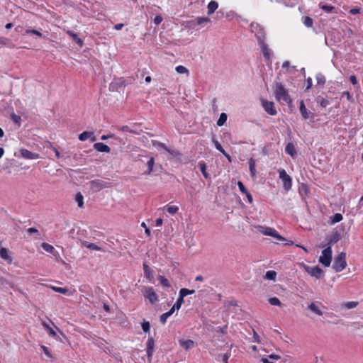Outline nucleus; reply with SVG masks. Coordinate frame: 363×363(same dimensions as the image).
Here are the masks:
<instances>
[{"label":"nucleus","mask_w":363,"mask_h":363,"mask_svg":"<svg viewBox=\"0 0 363 363\" xmlns=\"http://www.w3.org/2000/svg\"><path fill=\"white\" fill-rule=\"evenodd\" d=\"M275 96L277 101H284L286 103H291V100L288 94L286 89L281 84L277 83L274 89Z\"/></svg>","instance_id":"nucleus-1"},{"label":"nucleus","mask_w":363,"mask_h":363,"mask_svg":"<svg viewBox=\"0 0 363 363\" xmlns=\"http://www.w3.org/2000/svg\"><path fill=\"white\" fill-rule=\"evenodd\" d=\"M346 266V255L345 252H342L335 257L333 267L337 272H342Z\"/></svg>","instance_id":"nucleus-2"},{"label":"nucleus","mask_w":363,"mask_h":363,"mask_svg":"<svg viewBox=\"0 0 363 363\" xmlns=\"http://www.w3.org/2000/svg\"><path fill=\"white\" fill-rule=\"evenodd\" d=\"M257 228L259 233H261L262 234H263L264 235L274 237L280 241L286 240V239L284 237H282L281 235H279L278 233V232L272 228L258 225L257 227Z\"/></svg>","instance_id":"nucleus-3"},{"label":"nucleus","mask_w":363,"mask_h":363,"mask_svg":"<svg viewBox=\"0 0 363 363\" xmlns=\"http://www.w3.org/2000/svg\"><path fill=\"white\" fill-rule=\"evenodd\" d=\"M144 297L150 301L152 304L158 301V296L152 287L143 286L141 290Z\"/></svg>","instance_id":"nucleus-4"},{"label":"nucleus","mask_w":363,"mask_h":363,"mask_svg":"<svg viewBox=\"0 0 363 363\" xmlns=\"http://www.w3.org/2000/svg\"><path fill=\"white\" fill-rule=\"evenodd\" d=\"M331 260H332V250H331V247L329 246L322 251V255L319 257L318 261L323 266H325V267H328L330 265Z\"/></svg>","instance_id":"nucleus-5"},{"label":"nucleus","mask_w":363,"mask_h":363,"mask_svg":"<svg viewBox=\"0 0 363 363\" xmlns=\"http://www.w3.org/2000/svg\"><path fill=\"white\" fill-rule=\"evenodd\" d=\"M89 186L93 192H98L102 189L109 188L111 184L103 180L96 179L89 182Z\"/></svg>","instance_id":"nucleus-6"},{"label":"nucleus","mask_w":363,"mask_h":363,"mask_svg":"<svg viewBox=\"0 0 363 363\" xmlns=\"http://www.w3.org/2000/svg\"><path fill=\"white\" fill-rule=\"evenodd\" d=\"M279 178L281 179L284 189L286 191H289L292 186V179L291 177L287 174L284 169H279Z\"/></svg>","instance_id":"nucleus-7"},{"label":"nucleus","mask_w":363,"mask_h":363,"mask_svg":"<svg viewBox=\"0 0 363 363\" xmlns=\"http://www.w3.org/2000/svg\"><path fill=\"white\" fill-rule=\"evenodd\" d=\"M305 271L311 276L315 277L316 279H320L323 274V270L318 266L310 267L308 266H304Z\"/></svg>","instance_id":"nucleus-8"},{"label":"nucleus","mask_w":363,"mask_h":363,"mask_svg":"<svg viewBox=\"0 0 363 363\" xmlns=\"http://www.w3.org/2000/svg\"><path fill=\"white\" fill-rule=\"evenodd\" d=\"M323 305L320 302L318 301H312L308 306V309L311 311L313 313L321 316L323 315V313L321 310V308H323Z\"/></svg>","instance_id":"nucleus-9"},{"label":"nucleus","mask_w":363,"mask_h":363,"mask_svg":"<svg viewBox=\"0 0 363 363\" xmlns=\"http://www.w3.org/2000/svg\"><path fill=\"white\" fill-rule=\"evenodd\" d=\"M262 105L264 111L271 116L277 114V110L274 108V103L266 99L262 100Z\"/></svg>","instance_id":"nucleus-10"},{"label":"nucleus","mask_w":363,"mask_h":363,"mask_svg":"<svg viewBox=\"0 0 363 363\" xmlns=\"http://www.w3.org/2000/svg\"><path fill=\"white\" fill-rule=\"evenodd\" d=\"M299 110H300V112L301 113V116H303V118L304 119H310L311 121H313V119H314V113L310 112V111H308L306 106H305V104L303 103V101H301V103H300V107H299Z\"/></svg>","instance_id":"nucleus-11"},{"label":"nucleus","mask_w":363,"mask_h":363,"mask_svg":"<svg viewBox=\"0 0 363 363\" xmlns=\"http://www.w3.org/2000/svg\"><path fill=\"white\" fill-rule=\"evenodd\" d=\"M20 153L22 157L28 160H35L40 157L37 153L32 152L26 149H21Z\"/></svg>","instance_id":"nucleus-12"},{"label":"nucleus","mask_w":363,"mask_h":363,"mask_svg":"<svg viewBox=\"0 0 363 363\" xmlns=\"http://www.w3.org/2000/svg\"><path fill=\"white\" fill-rule=\"evenodd\" d=\"M155 341L152 337H150L147 342V355L149 362H151L154 352Z\"/></svg>","instance_id":"nucleus-13"},{"label":"nucleus","mask_w":363,"mask_h":363,"mask_svg":"<svg viewBox=\"0 0 363 363\" xmlns=\"http://www.w3.org/2000/svg\"><path fill=\"white\" fill-rule=\"evenodd\" d=\"M88 138H90L91 142H94L96 140L93 131H84L79 135V140L80 141H84Z\"/></svg>","instance_id":"nucleus-14"},{"label":"nucleus","mask_w":363,"mask_h":363,"mask_svg":"<svg viewBox=\"0 0 363 363\" xmlns=\"http://www.w3.org/2000/svg\"><path fill=\"white\" fill-rule=\"evenodd\" d=\"M94 148L98 152H110L111 148L103 143H96L94 145Z\"/></svg>","instance_id":"nucleus-15"},{"label":"nucleus","mask_w":363,"mask_h":363,"mask_svg":"<svg viewBox=\"0 0 363 363\" xmlns=\"http://www.w3.org/2000/svg\"><path fill=\"white\" fill-rule=\"evenodd\" d=\"M0 257L1 259L6 261L9 264L12 262V257L9 254V250L5 247H1L0 249Z\"/></svg>","instance_id":"nucleus-16"},{"label":"nucleus","mask_w":363,"mask_h":363,"mask_svg":"<svg viewBox=\"0 0 363 363\" xmlns=\"http://www.w3.org/2000/svg\"><path fill=\"white\" fill-rule=\"evenodd\" d=\"M179 345L182 347H183L186 350H188L189 349L193 348L194 347L195 343L191 340H180Z\"/></svg>","instance_id":"nucleus-17"},{"label":"nucleus","mask_w":363,"mask_h":363,"mask_svg":"<svg viewBox=\"0 0 363 363\" xmlns=\"http://www.w3.org/2000/svg\"><path fill=\"white\" fill-rule=\"evenodd\" d=\"M285 152L292 157H294L296 155L295 146L292 143H289L286 145L285 147Z\"/></svg>","instance_id":"nucleus-18"},{"label":"nucleus","mask_w":363,"mask_h":363,"mask_svg":"<svg viewBox=\"0 0 363 363\" xmlns=\"http://www.w3.org/2000/svg\"><path fill=\"white\" fill-rule=\"evenodd\" d=\"M184 296L179 294V298L177 299V301H176V303L173 305V306L171 308V310L174 312L175 310H179L182 303H184Z\"/></svg>","instance_id":"nucleus-19"},{"label":"nucleus","mask_w":363,"mask_h":363,"mask_svg":"<svg viewBox=\"0 0 363 363\" xmlns=\"http://www.w3.org/2000/svg\"><path fill=\"white\" fill-rule=\"evenodd\" d=\"M218 4L215 1H211L208 4V14L211 15L218 9Z\"/></svg>","instance_id":"nucleus-20"},{"label":"nucleus","mask_w":363,"mask_h":363,"mask_svg":"<svg viewBox=\"0 0 363 363\" xmlns=\"http://www.w3.org/2000/svg\"><path fill=\"white\" fill-rule=\"evenodd\" d=\"M143 269L145 277L149 280H152L153 279L152 271L150 269V267L146 264H143Z\"/></svg>","instance_id":"nucleus-21"},{"label":"nucleus","mask_w":363,"mask_h":363,"mask_svg":"<svg viewBox=\"0 0 363 363\" xmlns=\"http://www.w3.org/2000/svg\"><path fill=\"white\" fill-rule=\"evenodd\" d=\"M153 145L155 146V147H161L164 150H165L166 151H167L168 152L171 153L172 155H177V152L176 151H171L167 146L165 144L162 143H160V142H158V141H153Z\"/></svg>","instance_id":"nucleus-22"},{"label":"nucleus","mask_w":363,"mask_h":363,"mask_svg":"<svg viewBox=\"0 0 363 363\" xmlns=\"http://www.w3.org/2000/svg\"><path fill=\"white\" fill-rule=\"evenodd\" d=\"M67 33L80 46L82 45L83 41L81 38H78L77 35L72 30H67Z\"/></svg>","instance_id":"nucleus-23"},{"label":"nucleus","mask_w":363,"mask_h":363,"mask_svg":"<svg viewBox=\"0 0 363 363\" xmlns=\"http://www.w3.org/2000/svg\"><path fill=\"white\" fill-rule=\"evenodd\" d=\"M358 305V302L357 301H349L342 303L341 304V308L345 309H352L355 308Z\"/></svg>","instance_id":"nucleus-24"},{"label":"nucleus","mask_w":363,"mask_h":363,"mask_svg":"<svg viewBox=\"0 0 363 363\" xmlns=\"http://www.w3.org/2000/svg\"><path fill=\"white\" fill-rule=\"evenodd\" d=\"M83 245L92 250L104 251L101 247H99L94 243H90L88 242H84Z\"/></svg>","instance_id":"nucleus-25"},{"label":"nucleus","mask_w":363,"mask_h":363,"mask_svg":"<svg viewBox=\"0 0 363 363\" xmlns=\"http://www.w3.org/2000/svg\"><path fill=\"white\" fill-rule=\"evenodd\" d=\"M83 200H84V197H83L82 194L80 192H78L76 194L75 201H77L79 208H82L84 207V201Z\"/></svg>","instance_id":"nucleus-26"},{"label":"nucleus","mask_w":363,"mask_h":363,"mask_svg":"<svg viewBox=\"0 0 363 363\" xmlns=\"http://www.w3.org/2000/svg\"><path fill=\"white\" fill-rule=\"evenodd\" d=\"M154 164H155V159H154L153 157H151L150 158V160L147 161V163L148 169L145 172L146 174H151V172H152Z\"/></svg>","instance_id":"nucleus-27"},{"label":"nucleus","mask_w":363,"mask_h":363,"mask_svg":"<svg viewBox=\"0 0 363 363\" xmlns=\"http://www.w3.org/2000/svg\"><path fill=\"white\" fill-rule=\"evenodd\" d=\"M174 313V312L170 309L169 311L162 314L160 315V322L162 323V324H164L167 321V319L170 316L172 315V314Z\"/></svg>","instance_id":"nucleus-28"},{"label":"nucleus","mask_w":363,"mask_h":363,"mask_svg":"<svg viewBox=\"0 0 363 363\" xmlns=\"http://www.w3.org/2000/svg\"><path fill=\"white\" fill-rule=\"evenodd\" d=\"M41 246L43 248V250H45L46 252L52 253L54 255H55V249H54L53 246H52L51 245L46 243V242H43Z\"/></svg>","instance_id":"nucleus-29"},{"label":"nucleus","mask_w":363,"mask_h":363,"mask_svg":"<svg viewBox=\"0 0 363 363\" xmlns=\"http://www.w3.org/2000/svg\"><path fill=\"white\" fill-rule=\"evenodd\" d=\"M249 167H250V173H251V175L252 177H255L256 175V169H255V161L251 158L250 160V162H249Z\"/></svg>","instance_id":"nucleus-30"},{"label":"nucleus","mask_w":363,"mask_h":363,"mask_svg":"<svg viewBox=\"0 0 363 363\" xmlns=\"http://www.w3.org/2000/svg\"><path fill=\"white\" fill-rule=\"evenodd\" d=\"M158 280L160 281V283L161 284V285H162L163 286H164V287H170L171 286L169 281L164 276L159 275Z\"/></svg>","instance_id":"nucleus-31"},{"label":"nucleus","mask_w":363,"mask_h":363,"mask_svg":"<svg viewBox=\"0 0 363 363\" xmlns=\"http://www.w3.org/2000/svg\"><path fill=\"white\" fill-rule=\"evenodd\" d=\"M276 277H277V273L275 271H273V270H270V271H267L265 276H264V279H268V280H273L274 281L275 279H276Z\"/></svg>","instance_id":"nucleus-32"},{"label":"nucleus","mask_w":363,"mask_h":363,"mask_svg":"<svg viewBox=\"0 0 363 363\" xmlns=\"http://www.w3.org/2000/svg\"><path fill=\"white\" fill-rule=\"evenodd\" d=\"M227 121V114L225 113H222L220 115L218 120L217 121V125L218 126H222Z\"/></svg>","instance_id":"nucleus-33"},{"label":"nucleus","mask_w":363,"mask_h":363,"mask_svg":"<svg viewBox=\"0 0 363 363\" xmlns=\"http://www.w3.org/2000/svg\"><path fill=\"white\" fill-rule=\"evenodd\" d=\"M42 325L45 329L48 330L50 335L52 337H55L57 335L56 332L52 328H50L46 322H43Z\"/></svg>","instance_id":"nucleus-34"},{"label":"nucleus","mask_w":363,"mask_h":363,"mask_svg":"<svg viewBox=\"0 0 363 363\" xmlns=\"http://www.w3.org/2000/svg\"><path fill=\"white\" fill-rule=\"evenodd\" d=\"M10 117L11 120L16 124L18 126L21 125V116L15 114L14 113H11Z\"/></svg>","instance_id":"nucleus-35"},{"label":"nucleus","mask_w":363,"mask_h":363,"mask_svg":"<svg viewBox=\"0 0 363 363\" xmlns=\"http://www.w3.org/2000/svg\"><path fill=\"white\" fill-rule=\"evenodd\" d=\"M313 23V19L311 17L305 16L303 18V24L306 27H308V28L312 27Z\"/></svg>","instance_id":"nucleus-36"},{"label":"nucleus","mask_w":363,"mask_h":363,"mask_svg":"<svg viewBox=\"0 0 363 363\" xmlns=\"http://www.w3.org/2000/svg\"><path fill=\"white\" fill-rule=\"evenodd\" d=\"M195 293V290H189L185 288H182L179 291V294H181L184 297L187 295L193 294Z\"/></svg>","instance_id":"nucleus-37"},{"label":"nucleus","mask_w":363,"mask_h":363,"mask_svg":"<svg viewBox=\"0 0 363 363\" xmlns=\"http://www.w3.org/2000/svg\"><path fill=\"white\" fill-rule=\"evenodd\" d=\"M176 71L179 74H189L188 69L182 65L177 66L176 67Z\"/></svg>","instance_id":"nucleus-38"},{"label":"nucleus","mask_w":363,"mask_h":363,"mask_svg":"<svg viewBox=\"0 0 363 363\" xmlns=\"http://www.w3.org/2000/svg\"><path fill=\"white\" fill-rule=\"evenodd\" d=\"M269 303L272 306H280L281 305V301L277 297H272L269 299Z\"/></svg>","instance_id":"nucleus-39"},{"label":"nucleus","mask_w":363,"mask_h":363,"mask_svg":"<svg viewBox=\"0 0 363 363\" xmlns=\"http://www.w3.org/2000/svg\"><path fill=\"white\" fill-rule=\"evenodd\" d=\"M199 167H200V169H201L203 177L206 179L208 178V174L206 172V164L204 162L200 163L199 164Z\"/></svg>","instance_id":"nucleus-40"},{"label":"nucleus","mask_w":363,"mask_h":363,"mask_svg":"<svg viewBox=\"0 0 363 363\" xmlns=\"http://www.w3.org/2000/svg\"><path fill=\"white\" fill-rule=\"evenodd\" d=\"M211 19L208 17H199L196 19V22L198 25H201L204 23L210 22Z\"/></svg>","instance_id":"nucleus-41"},{"label":"nucleus","mask_w":363,"mask_h":363,"mask_svg":"<svg viewBox=\"0 0 363 363\" xmlns=\"http://www.w3.org/2000/svg\"><path fill=\"white\" fill-rule=\"evenodd\" d=\"M51 289L55 292H58L63 294H65L68 292V290L65 288L51 286Z\"/></svg>","instance_id":"nucleus-42"},{"label":"nucleus","mask_w":363,"mask_h":363,"mask_svg":"<svg viewBox=\"0 0 363 363\" xmlns=\"http://www.w3.org/2000/svg\"><path fill=\"white\" fill-rule=\"evenodd\" d=\"M317 83L320 85H324L325 83V77L322 74H318L316 76Z\"/></svg>","instance_id":"nucleus-43"},{"label":"nucleus","mask_w":363,"mask_h":363,"mask_svg":"<svg viewBox=\"0 0 363 363\" xmlns=\"http://www.w3.org/2000/svg\"><path fill=\"white\" fill-rule=\"evenodd\" d=\"M320 8L327 13H332L335 10V7L330 5H322Z\"/></svg>","instance_id":"nucleus-44"},{"label":"nucleus","mask_w":363,"mask_h":363,"mask_svg":"<svg viewBox=\"0 0 363 363\" xmlns=\"http://www.w3.org/2000/svg\"><path fill=\"white\" fill-rule=\"evenodd\" d=\"M342 220V216L340 213H335L332 218V223L340 222Z\"/></svg>","instance_id":"nucleus-45"},{"label":"nucleus","mask_w":363,"mask_h":363,"mask_svg":"<svg viewBox=\"0 0 363 363\" xmlns=\"http://www.w3.org/2000/svg\"><path fill=\"white\" fill-rule=\"evenodd\" d=\"M167 211L170 214L174 215V214H175V213H177L178 212L179 208L177 206H167Z\"/></svg>","instance_id":"nucleus-46"},{"label":"nucleus","mask_w":363,"mask_h":363,"mask_svg":"<svg viewBox=\"0 0 363 363\" xmlns=\"http://www.w3.org/2000/svg\"><path fill=\"white\" fill-rule=\"evenodd\" d=\"M150 325L148 321L144 320L143 323H142V328L145 333H147L150 330Z\"/></svg>","instance_id":"nucleus-47"},{"label":"nucleus","mask_w":363,"mask_h":363,"mask_svg":"<svg viewBox=\"0 0 363 363\" xmlns=\"http://www.w3.org/2000/svg\"><path fill=\"white\" fill-rule=\"evenodd\" d=\"M238 188L240 189V191L242 193V194H247V189L245 188V186H244L243 183L240 181H239L238 182Z\"/></svg>","instance_id":"nucleus-48"},{"label":"nucleus","mask_w":363,"mask_h":363,"mask_svg":"<svg viewBox=\"0 0 363 363\" xmlns=\"http://www.w3.org/2000/svg\"><path fill=\"white\" fill-rule=\"evenodd\" d=\"M28 233L30 234H35L37 235V238H39L40 233L38 229L35 228H30L27 230Z\"/></svg>","instance_id":"nucleus-49"},{"label":"nucleus","mask_w":363,"mask_h":363,"mask_svg":"<svg viewBox=\"0 0 363 363\" xmlns=\"http://www.w3.org/2000/svg\"><path fill=\"white\" fill-rule=\"evenodd\" d=\"M120 130L123 132H129V133L138 134L136 131L130 129L128 125H124V126L121 127Z\"/></svg>","instance_id":"nucleus-50"},{"label":"nucleus","mask_w":363,"mask_h":363,"mask_svg":"<svg viewBox=\"0 0 363 363\" xmlns=\"http://www.w3.org/2000/svg\"><path fill=\"white\" fill-rule=\"evenodd\" d=\"M26 33H32V34L36 35L39 37L42 36V33L40 32H39L37 30H34V29H28L26 30Z\"/></svg>","instance_id":"nucleus-51"},{"label":"nucleus","mask_w":363,"mask_h":363,"mask_svg":"<svg viewBox=\"0 0 363 363\" xmlns=\"http://www.w3.org/2000/svg\"><path fill=\"white\" fill-rule=\"evenodd\" d=\"M262 51H263V55L267 59L269 60V57H270V55H269V50L267 48V47L266 45H264L262 47Z\"/></svg>","instance_id":"nucleus-52"},{"label":"nucleus","mask_w":363,"mask_h":363,"mask_svg":"<svg viewBox=\"0 0 363 363\" xmlns=\"http://www.w3.org/2000/svg\"><path fill=\"white\" fill-rule=\"evenodd\" d=\"M212 142L215 145L216 150H219L220 149L222 148L220 143L216 139L214 136L212 137Z\"/></svg>","instance_id":"nucleus-53"},{"label":"nucleus","mask_w":363,"mask_h":363,"mask_svg":"<svg viewBox=\"0 0 363 363\" xmlns=\"http://www.w3.org/2000/svg\"><path fill=\"white\" fill-rule=\"evenodd\" d=\"M319 104L322 107L325 108L329 104V101L324 98H322L319 101Z\"/></svg>","instance_id":"nucleus-54"},{"label":"nucleus","mask_w":363,"mask_h":363,"mask_svg":"<svg viewBox=\"0 0 363 363\" xmlns=\"http://www.w3.org/2000/svg\"><path fill=\"white\" fill-rule=\"evenodd\" d=\"M41 348L43 349V352L49 357L52 358V354L50 353L48 348L44 345H41Z\"/></svg>","instance_id":"nucleus-55"},{"label":"nucleus","mask_w":363,"mask_h":363,"mask_svg":"<svg viewBox=\"0 0 363 363\" xmlns=\"http://www.w3.org/2000/svg\"><path fill=\"white\" fill-rule=\"evenodd\" d=\"M141 226L144 228V230H145V234L147 235V236H150V229L147 227L145 223L143 222L141 223Z\"/></svg>","instance_id":"nucleus-56"},{"label":"nucleus","mask_w":363,"mask_h":363,"mask_svg":"<svg viewBox=\"0 0 363 363\" xmlns=\"http://www.w3.org/2000/svg\"><path fill=\"white\" fill-rule=\"evenodd\" d=\"M162 21V18L160 16H156L154 18V23L159 25Z\"/></svg>","instance_id":"nucleus-57"},{"label":"nucleus","mask_w":363,"mask_h":363,"mask_svg":"<svg viewBox=\"0 0 363 363\" xmlns=\"http://www.w3.org/2000/svg\"><path fill=\"white\" fill-rule=\"evenodd\" d=\"M230 357V354L228 353H225L222 356V359L224 363H228V360Z\"/></svg>","instance_id":"nucleus-58"},{"label":"nucleus","mask_w":363,"mask_h":363,"mask_svg":"<svg viewBox=\"0 0 363 363\" xmlns=\"http://www.w3.org/2000/svg\"><path fill=\"white\" fill-rule=\"evenodd\" d=\"M339 239L338 235H334L329 240L330 242H336Z\"/></svg>","instance_id":"nucleus-59"},{"label":"nucleus","mask_w":363,"mask_h":363,"mask_svg":"<svg viewBox=\"0 0 363 363\" xmlns=\"http://www.w3.org/2000/svg\"><path fill=\"white\" fill-rule=\"evenodd\" d=\"M350 80L351 83H352V84H354V85H355V84H357V78H356V77H355V76H354V75L350 76Z\"/></svg>","instance_id":"nucleus-60"},{"label":"nucleus","mask_w":363,"mask_h":363,"mask_svg":"<svg viewBox=\"0 0 363 363\" xmlns=\"http://www.w3.org/2000/svg\"><path fill=\"white\" fill-rule=\"evenodd\" d=\"M113 137V135L111 134V135H103L101 137V139L103 140H106L108 138H111Z\"/></svg>","instance_id":"nucleus-61"},{"label":"nucleus","mask_w":363,"mask_h":363,"mask_svg":"<svg viewBox=\"0 0 363 363\" xmlns=\"http://www.w3.org/2000/svg\"><path fill=\"white\" fill-rule=\"evenodd\" d=\"M350 13L352 14H357L359 13V9H357V8H354V9H352L350 11Z\"/></svg>","instance_id":"nucleus-62"},{"label":"nucleus","mask_w":363,"mask_h":363,"mask_svg":"<svg viewBox=\"0 0 363 363\" xmlns=\"http://www.w3.org/2000/svg\"><path fill=\"white\" fill-rule=\"evenodd\" d=\"M253 338H254L255 342H260L259 337V335H257V333L255 331H254Z\"/></svg>","instance_id":"nucleus-63"},{"label":"nucleus","mask_w":363,"mask_h":363,"mask_svg":"<svg viewBox=\"0 0 363 363\" xmlns=\"http://www.w3.org/2000/svg\"><path fill=\"white\" fill-rule=\"evenodd\" d=\"M312 86V79L311 78H308L307 79V86L306 90H308Z\"/></svg>","instance_id":"nucleus-64"}]
</instances>
